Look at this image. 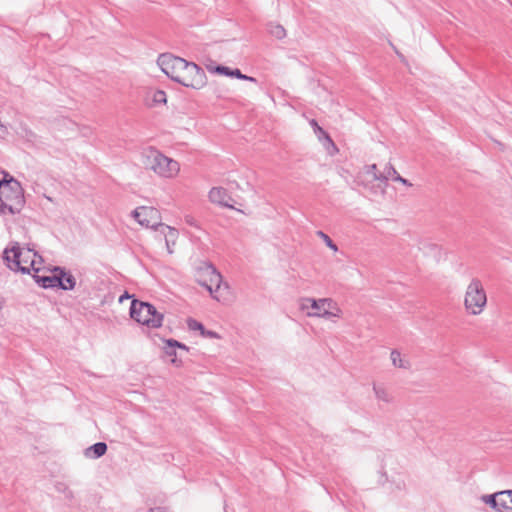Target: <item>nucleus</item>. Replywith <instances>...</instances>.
I'll return each mask as SVG.
<instances>
[{
	"label": "nucleus",
	"instance_id": "nucleus-1",
	"mask_svg": "<svg viewBox=\"0 0 512 512\" xmlns=\"http://www.w3.org/2000/svg\"><path fill=\"white\" fill-rule=\"evenodd\" d=\"M299 309L310 318H321L334 321L343 316V311L338 303L330 297L311 298L303 297L299 300Z\"/></svg>",
	"mask_w": 512,
	"mask_h": 512
},
{
	"label": "nucleus",
	"instance_id": "nucleus-2",
	"mask_svg": "<svg viewBox=\"0 0 512 512\" xmlns=\"http://www.w3.org/2000/svg\"><path fill=\"white\" fill-rule=\"evenodd\" d=\"M195 278L198 284L209 291L213 299L217 301L225 300L224 293L228 292L229 285L223 282L222 275L211 263H201L196 268Z\"/></svg>",
	"mask_w": 512,
	"mask_h": 512
},
{
	"label": "nucleus",
	"instance_id": "nucleus-3",
	"mask_svg": "<svg viewBox=\"0 0 512 512\" xmlns=\"http://www.w3.org/2000/svg\"><path fill=\"white\" fill-rule=\"evenodd\" d=\"M142 163L146 169L152 170L162 178H174L180 171L179 163L152 147L142 151Z\"/></svg>",
	"mask_w": 512,
	"mask_h": 512
},
{
	"label": "nucleus",
	"instance_id": "nucleus-4",
	"mask_svg": "<svg viewBox=\"0 0 512 512\" xmlns=\"http://www.w3.org/2000/svg\"><path fill=\"white\" fill-rule=\"evenodd\" d=\"M130 316L136 322L153 329L161 327L164 320V315L152 304L136 299L131 302Z\"/></svg>",
	"mask_w": 512,
	"mask_h": 512
},
{
	"label": "nucleus",
	"instance_id": "nucleus-5",
	"mask_svg": "<svg viewBox=\"0 0 512 512\" xmlns=\"http://www.w3.org/2000/svg\"><path fill=\"white\" fill-rule=\"evenodd\" d=\"M487 305V295L482 282L473 278L464 295V307L469 315H480Z\"/></svg>",
	"mask_w": 512,
	"mask_h": 512
},
{
	"label": "nucleus",
	"instance_id": "nucleus-6",
	"mask_svg": "<svg viewBox=\"0 0 512 512\" xmlns=\"http://www.w3.org/2000/svg\"><path fill=\"white\" fill-rule=\"evenodd\" d=\"M32 249L21 248L18 244L4 250L3 259L7 266L13 271H19L23 274H31L32 260L30 253Z\"/></svg>",
	"mask_w": 512,
	"mask_h": 512
},
{
	"label": "nucleus",
	"instance_id": "nucleus-7",
	"mask_svg": "<svg viewBox=\"0 0 512 512\" xmlns=\"http://www.w3.org/2000/svg\"><path fill=\"white\" fill-rule=\"evenodd\" d=\"M158 66L171 80L180 84L182 73L187 66V61L172 54H161L157 60Z\"/></svg>",
	"mask_w": 512,
	"mask_h": 512
},
{
	"label": "nucleus",
	"instance_id": "nucleus-8",
	"mask_svg": "<svg viewBox=\"0 0 512 512\" xmlns=\"http://www.w3.org/2000/svg\"><path fill=\"white\" fill-rule=\"evenodd\" d=\"M2 174L3 178L0 180V200L2 202L15 201L20 203L22 199L20 183L6 172L2 171Z\"/></svg>",
	"mask_w": 512,
	"mask_h": 512
},
{
	"label": "nucleus",
	"instance_id": "nucleus-9",
	"mask_svg": "<svg viewBox=\"0 0 512 512\" xmlns=\"http://www.w3.org/2000/svg\"><path fill=\"white\" fill-rule=\"evenodd\" d=\"M180 84L193 89H201L206 84L204 70L193 62H187V66L181 76Z\"/></svg>",
	"mask_w": 512,
	"mask_h": 512
},
{
	"label": "nucleus",
	"instance_id": "nucleus-10",
	"mask_svg": "<svg viewBox=\"0 0 512 512\" xmlns=\"http://www.w3.org/2000/svg\"><path fill=\"white\" fill-rule=\"evenodd\" d=\"M132 217L143 227L158 230L161 223L160 212L154 207L141 206L132 211Z\"/></svg>",
	"mask_w": 512,
	"mask_h": 512
},
{
	"label": "nucleus",
	"instance_id": "nucleus-11",
	"mask_svg": "<svg viewBox=\"0 0 512 512\" xmlns=\"http://www.w3.org/2000/svg\"><path fill=\"white\" fill-rule=\"evenodd\" d=\"M53 273H56L58 277L57 288L64 291H72L76 287V278L74 275L66 270L64 267L55 266L52 269Z\"/></svg>",
	"mask_w": 512,
	"mask_h": 512
},
{
	"label": "nucleus",
	"instance_id": "nucleus-12",
	"mask_svg": "<svg viewBox=\"0 0 512 512\" xmlns=\"http://www.w3.org/2000/svg\"><path fill=\"white\" fill-rule=\"evenodd\" d=\"M207 69H208V71L213 72V73H218V74L229 76V77H235L240 80L256 82V79L254 77L242 74V72L239 69H231V68H229L227 66H223V65H217V66L209 65V66H207Z\"/></svg>",
	"mask_w": 512,
	"mask_h": 512
},
{
	"label": "nucleus",
	"instance_id": "nucleus-13",
	"mask_svg": "<svg viewBox=\"0 0 512 512\" xmlns=\"http://www.w3.org/2000/svg\"><path fill=\"white\" fill-rule=\"evenodd\" d=\"M209 199L212 203L224 206V207H230L233 206L230 204L231 197L227 193L226 189L222 187H213L209 191Z\"/></svg>",
	"mask_w": 512,
	"mask_h": 512
},
{
	"label": "nucleus",
	"instance_id": "nucleus-14",
	"mask_svg": "<svg viewBox=\"0 0 512 512\" xmlns=\"http://www.w3.org/2000/svg\"><path fill=\"white\" fill-rule=\"evenodd\" d=\"M187 326H188L189 330L200 331V333L203 337L219 338V335L216 332L211 331V330H206L205 327L203 326V324L195 319L189 318L187 320Z\"/></svg>",
	"mask_w": 512,
	"mask_h": 512
},
{
	"label": "nucleus",
	"instance_id": "nucleus-15",
	"mask_svg": "<svg viewBox=\"0 0 512 512\" xmlns=\"http://www.w3.org/2000/svg\"><path fill=\"white\" fill-rule=\"evenodd\" d=\"M56 127L59 131H67L65 136H72L77 132V124L69 118H61L57 121Z\"/></svg>",
	"mask_w": 512,
	"mask_h": 512
},
{
	"label": "nucleus",
	"instance_id": "nucleus-16",
	"mask_svg": "<svg viewBox=\"0 0 512 512\" xmlns=\"http://www.w3.org/2000/svg\"><path fill=\"white\" fill-rule=\"evenodd\" d=\"M58 277L56 273L51 276H40L34 274V282L39 284L42 288H57Z\"/></svg>",
	"mask_w": 512,
	"mask_h": 512
},
{
	"label": "nucleus",
	"instance_id": "nucleus-17",
	"mask_svg": "<svg viewBox=\"0 0 512 512\" xmlns=\"http://www.w3.org/2000/svg\"><path fill=\"white\" fill-rule=\"evenodd\" d=\"M373 391H374L375 397L378 401H382L384 403L392 402L393 397H392L391 393L388 391V389L385 388L384 386L374 384Z\"/></svg>",
	"mask_w": 512,
	"mask_h": 512
},
{
	"label": "nucleus",
	"instance_id": "nucleus-18",
	"mask_svg": "<svg viewBox=\"0 0 512 512\" xmlns=\"http://www.w3.org/2000/svg\"><path fill=\"white\" fill-rule=\"evenodd\" d=\"M107 451V445L104 442H97L90 446L86 450V456L92 457L94 459L100 458L103 456Z\"/></svg>",
	"mask_w": 512,
	"mask_h": 512
},
{
	"label": "nucleus",
	"instance_id": "nucleus-19",
	"mask_svg": "<svg viewBox=\"0 0 512 512\" xmlns=\"http://www.w3.org/2000/svg\"><path fill=\"white\" fill-rule=\"evenodd\" d=\"M500 500V512H512V490L502 491Z\"/></svg>",
	"mask_w": 512,
	"mask_h": 512
},
{
	"label": "nucleus",
	"instance_id": "nucleus-20",
	"mask_svg": "<svg viewBox=\"0 0 512 512\" xmlns=\"http://www.w3.org/2000/svg\"><path fill=\"white\" fill-rule=\"evenodd\" d=\"M398 174L395 168L392 165H386L383 172L374 173V180H378L381 182H386L389 178H394Z\"/></svg>",
	"mask_w": 512,
	"mask_h": 512
},
{
	"label": "nucleus",
	"instance_id": "nucleus-21",
	"mask_svg": "<svg viewBox=\"0 0 512 512\" xmlns=\"http://www.w3.org/2000/svg\"><path fill=\"white\" fill-rule=\"evenodd\" d=\"M158 230H160V232L162 234H164L165 241H167V237H168L170 239V242L173 245H175L176 240H177L178 235H179L178 231L175 228L162 223Z\"/></svg>",
	"mask_w": 512,
	"mask_h": 512
},
{
	"label": "nucleus",
	"instance_id": "nucleus-22",
	"mask_svg": "<svg viewBox=\"0 0 512 512\" xmlns=\"http://www.w3.org/2000/svg\"><path fill=\"white\" fill-rule=\"evenodd\" d=\"M268 33L276 39H283L286 36V30L280 24L269 23L267 25Z\"/></svg>",
	"mask_w": 512,
	"mask_h": 512
},
{
	"label": "nucleus",
	"instance_id": "nucleus-23",
	"mask_svg": "<svg viewBox=\"0 0 512 512\" xmlns=\"http://www.w3.org/2000/svg\"><path fill=\"white\" fill-rule=\"evenodd\" d=\"M502 495V491L491 494V495H485L482 497L483 501L490 505L493 509H495L497 512H500V496Z\"/></svg>",
	"mask_w": 512,
	"mask_h": 512
},
{
	"label": "nucleus",
	"instance_id": "nucleus-24",
	"mask_svg": "<svg viewBox=\"0 0 512 512\" xmlns=\"http://www.w3.org/2000/svg\"><path fill=\"white\" fill-rule=\"evenodd\" d=\"M391 361L395 367L398 368H409V362L402 358L401 353L397 350L391 352Z\"/></svg>",
	"mask_w": 512,
	"mask_h": 512
},
{
	"label": "nucleus",
	"instance_id": "nucleus-25",
	"mask_svg": "<svg viewBox=\"0 0 512 512\" xmlns=\"http://www.w3.org/2000/svg\"><path fill=\"white\" fill-rule=\"evenodd\" d=\"M152 102L155 105L166 104L167 97L163 90H155L152 92Z\"/></svg>",
	"mask_w": 512,
	"mask_h": 512
},
{
	"label": "nucleus",
	"instance_id": "nucleus-26",
	"mask_svg": "<svg viewBox=\"0 0 512 512\" xmlns=\"http://www.w3.org/2000/svg\"><path fill=\"white\" fill-rule=\"evenodd\" d=\"M55 488H56V490H57L59 493L64 494V497H65L66 499H72V498H73V492L68 488V486H67L65 483L58 482V483L55 485Z\"/></svg>",
	"mask_w": 512,
	"mask_h": 512
},
{
	"label": "nucleus",
	"instance_id": "nucleus-27",
	"mask_svg": "<svg viewBox=\"0 0 512 512\" xmlns=\"http://www.w3.org/2000/svg\"><path fill=\"white\" fill-rule=\"evenodd\" d=\"M176 346L173 343V339H167L165 340V346L163 348L165 354L169 357H175L176 356Z\"/></svg>",
	"mask_w": 512,
	"mask_h": 512
},
{
	"label": "nucleus",
	"instance_id": "nucleus-28",
	"mask_svg": "<svg viewBox=\"0 0 512 512\" xmlns=\"http://www.w3.org/2000/svg\"><path fill=\"white\" fill-rule=\"evenodd\" d=\"M317 235L320 236L325 244L330 248L332 249L333 251H337L338 250V247L337 245L332 241V239L327 235L325 234L323 231H318L317 232Z\"/></svg>",
	"mask_w": 512,
	"mask_h": 512
},
{
	"label": "nucleus",
	"instance_id": "nucleus-29",
	"mask_svg": "<svg viewBox=\"0 0 512 512\" xmlns=\"http://www.w3.org/2000/svg\"><path fill=\"white\" fill-rule=\"evenodd\" d=\"M184 222L191 227L199 228L198 221L190 214L184 216Z\"/></svg>",
	"mask_w": 512,
	"mask_h": 512
},
{
	"label": "nucleus",
	"instance_id": "nucleus-30",
	"mask_svg": "<svg viewBox=\"0 0 512 512\" xmlns=\"http://www.w3.org/2000/svg\"><path fill=\"white\" fill-rule=\"evenodd\" d=\"M315 133L317 134L318 138L321 139L322 136L325 137L326 139H328L329 141H331L329 135L320 127V126H317V129L314 130Z\"/></svg>",
	"mask_w": 512,
	"mask_h": 512
},
{
	"label": "nucleus",
	"instance_id": "nucleus-31",
	"mask_svg": "<svg viewBox=\"0 0 512 512\" xmlns=\"http://www.w3.org/2000/svg\"><path fill=\"white\" fill-rule=\"evenodd\" d=\"M366 173L368 175H371L372 178L374 179V173H377V165L376 164H372V165H369L366 167Z\"/></svg>",
	"mask_w": 512,
	"mask_h": 512
},
{
	"label": "nucleus",
	"instance_id": "nucleus-32",
	"mask_svg": "<svg viewBox=\"0 0 512 512\" xmlns=\"http://www.w3.org/2000/svg\"><path fill=\"white\" fill-rule=\"evenodd\" d=\"M393 180L397 181V182H400V183H402L403 185H406V186H412V184L407 179L403 178L399 174H396V176L393 178Z\"/></svg>",
	"mask_w": 512,
	"mask_h": 512
},
{
	"label": "nucleus",
	"instance_id": "nucleus-33",
	"mask_svg": "<svg viewBox=\"0 0 512 512\" xmlns=\"http://www.w3.org/2000/svg\"><path fill=\"white\" fill-rule=\"evenodd\" d=\"M33 256H34V273H35L39 270V268L35 267V265L38 263L37 258L39 259V263H41L43 260H42V256L39 255L35 250H34Z\"/></svg>",
	"mask_w": 512,
	"mask_h": 512
},
{
	"label": "nucleus",
	"instance_id": "nucleus-34",
	"mask_svg": "<svg viewBox=\"0 0 512 512\" xmlns=\"http://www.w3.org/2000/svg\"><path fill=\"white\" fill-rule=\"evenodd\" d=\"M173 343H174V345L176 346V348H179V349H183V350H185V351H188V347H187L185 344H183V343H181V342H179V341H177V340H174V339H173Z\"/></svg>",
	"mask_w": 512,
	"mask_h": 512
},
{
	"label": "nucleus",
	"instance_id": "nucleus-35",
	"mask_svg": "<svg viewBox=\"0 0 512 512\" xmlns=\"http://www.w3.org/2000/svg\"><path fill=\"white\" fill-rule=\"evenodd\" d=\"M165 243H166L168 253L172 254L174 245L170 242V239L168 237H167V241H165Z\"/></svg>",
	"mask_w": 512,
	"mask_h": 512
},
{
	"label": "nucleus",
	"instance_id": "nucleus-36",
	"mask_svg": "<svg viewBox=\"0 0 512 512\" xmlns=\"http://www.w3.org/2000/svg\"><path fill=\"white\" fill-rule=\"evenodd\" d=\"M310 124H311V126L314 128V130H315V129H317V126H319V125H318V123H317V121H316V120H314V119L310 121Z\"/></svg>",
	"mask_w": 512,
	"mask_h": 512
},
{
	"label": "nucleus",
	"instance_id": "nucleus-37",
	"mask_svg": "<svg viewBox=\"0 0 512 512\" xmlns=\"http://www.w3.org/2000/svg\"><path fill=\"white\" fill-rule=\"evenodd\" d=\"M130 298V296L128 295V293H125L124 295H122L120 298H119V301L120 302H123L124 299H128Z\"/></svg>",
	"mask_w": 512,
	"mask_h": 512
},
{
	"label": "nucleus",
	"instance_id": "nucleus-38",
	"mask_svg": "<svg viewBox=\"0 0 512 512\" xmlns=\"http://www.w3.org/2000/svg\"><path fill=\"white\" fill-rule=\"evenodd\" d=\"M171 362L175 364V363H176V359H175V358H172V359H171Z\"/></svg>",
	"mask_w": 512,
	"mask_h": 512
}]
</instances>
